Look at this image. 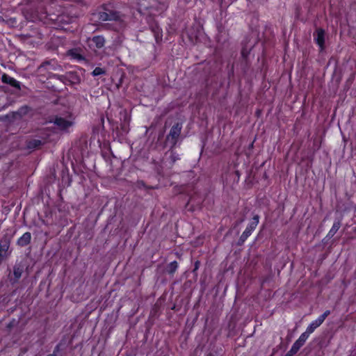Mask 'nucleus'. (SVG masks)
Wrapping results in <instances>:
<instances>
[{"label":"nucleus","instance_id":"obj_1","mask_svg":"<svg viewBox=\"0 0 356 356\" xmlns=\"http://www.w3.org/2000/svg\"><path fill=\"white\" fill-rule=\"evenodd\" d=\"M74 118L72 115L67 117H57L55 118L54 123L57 128L62 131L67 130L70 127L73 126Z\"/></svg>","mask_w":356,"mask_h":356},{"label":"nucleus","instance_id":"obj_2","mask_svg":"<svg viewBox=\"0 0 356 356\" xmlns=\"http://www.w3.org/2000/svg\"><path fill=\"white\" fill-rule=\"evenodd\" d=\"M330 311H325L322 315H321L317 319L313 321L307 327L306 331L304 332L308 337L314 332V331L327 318V316L330 314Z\"/></svg>","mask_w":356,"mask_h":356},{"label":"nucleus","instance_id":"obj_3","mask_svg":"<svg viewBox=\"0 0 356 356\" xmlns=\"http://www.w3.org/2000/svg\"><path fill=\"white\" fill-rule=\"evenodd\" d=\"M98 15L99 19L102 22L118 20L120 18L119 13L106 8H104V11L99 12Z\"/></svg>","mask_w":356,"mask_h":356},{"label":"nucleus","instance_id":"obj_4","mask_svg":"<svg viewBox=\"0 0 356 356\" xmlns=\"http://www.w3.org/2000/svg\"><path fill=\"white\" fill-rule=\"evenodd\" d=\"M259 223V216H255L252 218V220L250 222V224L246 227L245 230L241 235V238L243 240H245L249 236L251 235L253 230L256 228Z\"/></svg>","mask_w":356,"mask_h":356},{"label":"nucleus","instance_id":"obj_5","mask_svg":"<svg viewBox=\"0 0 356 356\" xmlns=\"http://www.w3.org/2000/svg\"><path fill=\"white\" fill-rule=\"evenodd\" d=\"M308 336L305 334L304 332L301 334V335L299 337V338L295 341V343L293 344L290 352L292 354L296 353L299 349L305 344V341L308 339Z\"/></svg>","mask_w":356,"mask_h":356},{"label":"nucleus","instance_id":"obj_6","mask_svg":"<svg viewBox=\"0 0 356 356\" xmlns=\"http://www.w3.org/2000/svg\"><path fill=\"white\" fill-rule=\"evenodd\" d=\"M314 40L316 43L319 46L321 50H323L324 48V42H325V32L323 29H318L314 33Z\"/></svg>","mask_w":356,"mask_h":356},{"label":"nucleus","instance_id":"obj_7","mask_svg":"<svg viewBox=\"0 0 356 356\" xmlns=\"http://www.w3.org/2000/svg\"><path fill=\"white\" fill-rule=\"evenodd\" d=\"M105 44V40L104 37L97 35L93 37L92 39L89 40V45L90 47L95 46L98 49H100L104 47Z\"/></svg>","mask_w":356,"mask_h":356},{"label":"nucleus","instance_id":"obj_8","mask_svg":"<svg viewBox=\"0 0 356 356\" xmlns=\"http://www.w3.org/2000/svg\"><path fill=\"white\" fill-rule=\"evenodd\" d=\"M31 239V235L29 232L24 233L17 241V244L20 246L28 245Z\"/></svg>","mask_w":356,"mask_h":356},{"label":"nucleus","instance_id":"obj_9","mask_svg":"<svg viewBox=\"0 0 356 356\" xmlns=\"http://www.w3.org/2000/svg\"><path fill=\"white\" fill-rule=\"evenodd\" d=\"M2 81L4 83H9L10 85L15 87V88H19V82L16 81L15 79L8 76L6 74H3L2 76Z\"/></svg>","mask_w":356,"mask_h":356},{"label":"nucleus","instance_id":"obj_10","mask_svg":"<svg viewBox=\"0 0 356 356\" xmlns=\"http://www.w3.org/2000/svg\"><path fill=\"white\" fill-rule=\"evenodd\" d=\"M9 246L10 243L8 241H4L0 243V258L6 256Z\"/></svg>","mask_w":356,"mask_h":356},{"label":"nucleus","instance_id":"obj_11","mask_svg":"<svg viewBox=\"0 0 356 356\" xmlns=\"http://www.w3.org/2000/svg\"><path fill=\"white\" fill-rule=\"evenodd\" d=\"M339 228H340V223L339 222H334L333 224L332 228L329 231V232L327 234V236L332 237L337 233V232L339 230Z\"/></svg>","mask_w":356,"mask_h":356},{"label":"nucleus","instance_id":"obj_12","mask_svg":"<svg viewBox=\"0 0 356 356\" xmlns=\"http://www.w3.org/2000/svg\"><path fill=\"white\" fill-rule=\"evenodd\" d=\"M69 55L71 56L73 58L76 60H82L83 59V56L79 53L76 49H72L69 51Z\"/></svg>","mask_w":356,"mask_h":356},{"label":"nucleus","instance_id":"obj_13","mask_svg":"<svg viewBox=\"0 0 356 356\" xmlns=\"http://www.w3.org/2000/svg\"><path fill=\"white\" fill-rule=\"evenodd\" d=\"M178 268V264L177 261L171 262L168 267V272L170 274L174 273Z\"/></svg>","mask_w":356,"mask_h":356},{"label":"nucleus","instance_id":"obj_14","mask_svg":"<svg viewBox=\"0 0 356 356\" xmlns=\"http://www.w3.org/2000/svg\"><path fill=\"white\" fill-rule=\"evenodd\" d=\"M22 273V269L20 267L15 266L14 268L13 274L15 277L18 280L21 277Z\"/></svg>","mask_w":356,"mask_h":356},{"label":"nucleus","instance_id":"obj_15","mask_svg":"<svg viewBox=\"0 0 356 356\" xmlns=\"http://www.w3.org/2000/svg\"><path fill=\"white\" fill-rule=\"evenodd\" d=\"M104 71L101 67H96L92 72L93 76H99L103 74Z\"/></svg>","mask_w":356,"mask_h":356},{"label":"nucleus","instance_id":"obj_16","mask_svg":"<svg viewBox=\"0 0 356 356\" xmlns=\"http://www.w3.org/2000/svg\"><path fill=\"white\" fill-rule=\"evenodd\" d=\"M180 131V128L173 127L170 131V135L173 137L178 136Z\"/></svg>","mask_w":356,"mask_h":356},{"label":"nucleus","instance_id":"obj_17","mask_svg":"<svg viewBox=\"0 0 356 356\" xmlns=\"http://www.w3.org/2000/svg\"><path fill=\"white\" fill-rule=\"evenodd\" d=\"M220 1L221 3H222L223 1H225V0H220Z\"/></svg>","mask_w":356,"mask_h":356},{"label":"nucleus","instance_id":"obj_18","mask_svg":"<svg viewBox=\"0 0 356 356\" xmlns=\"http://www.w3.org/2000/svg\"><path fill=\"white\" fill-rule=\"evenodd\" d=\"M47 356H55V355L53 354V355H47Z\"/></svg>","mask_w":356,"mask_h":356}]
</instances>
